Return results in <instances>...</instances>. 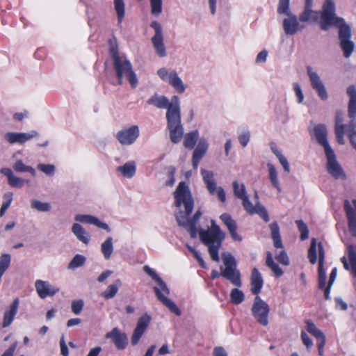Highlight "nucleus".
Segmentation results:
<instances>
[{
	"label": "nucleus",
	"mask_w": 356,
	"mask_h": 356,
	"mask_svg": "<svg viewBox=\"0 0 356 356\" xmlns=\"http://www.w3.org/2000/svg\"><path fill=\"white\" fill-rule=\"evenodd\" d=\"M313 0H305L304 12L300 16L301 22H316L320 17V13L312 10ZM334 3L332 0H326L321 13V27L323 30H327L330 26H334L339 28V38L340 47L343 50V56L348 58L354 50L355 44L350 40L351 31L350 26L345 24L342 18L338 17L334 13Z\"/></svg>",
	"instance_id": "1"
},
{
	"label": "nucleus",
	"mask_w": 356,
	"mask_h": 356,
	"mask_svg": "<svg viewBox=\"0 0 356 356\" xmlns=\"http://www.w3.org/2000/svg\"><path fill=\"white\" fill-rule=\"evenodd\" d=\"M174 197L175 200V204L177 207H180L182 204L185 207V212L179 211L176 214L177 223L189 232L192 238H195L197 233L196 224L202 216V212L200 209H198L192 218L188 217L193 211L194 202L190 190L184 181L179 184L174 192Z\"/></svg>",
	"instance_id": "2"
},
{
	"label": "nucleus",
	"mask_w": 356,
	"mask_h": 356,
	"mask_svg": "<svg viewBox=\"0 0 356 356\" xmlns=\"http://www.w3.org/2000/svg\"><path fill=\"white\" fill-rule=\"evenodd\" d=\"M199 237L203 244L208 247V251L212 260L218 262L220 260L218 251L225 238V233L216 224L215 220H211V227L207 230L200 229Z\"/></svg>",
	"instance_id": "3"
},
{
	"label": "nucleus",
	"mask_w": 356,
	"mask_h": 356,
	"mask_svg": "<svg viewBox=\"0 0 356 356\" xmlns=\"http://www.w3.org/2000/svg\"><path fill=\"white\" fill-rule=\"evenodd\" d=\"M144 271L148 274L159 286L160 289L154 286L153 290L156 294L158 300L162 302L166 307H168L171 312L174 313L177 316L181 315V311L175 305V303L168 298L165 295H168L170 293L169 289L168 288L165 283L161 279V277L150 268L148 266H145L143 267Z\"/></svg>",
	"instance_id": "4"
},
{
	"label": "nucleus",
	"mask_w": 356,
	"mask_h": 356,
	"mask_svg": "<svg viewBox=\"0 0 356 356\" xmlns=\"http://www.w3.org/2000/svg\"><path fill=\"white\" fill-rule=\"evenodd\" d=\"M166 118L170 140L172 143H177L181 139L184 134L181 123L180 109L177 108H168L166 113Z\"/></svg>",
	"instance_id": "5"
},
{
	"label": "nucleus",
	"mask_w": 356,
	"mask_h": 356,
	"mask_svg": "<svg viewBox=\"0 0 356 356\" xmlns=\"http://www.w3.org/2000/svg\"><path fill=\"white\" fill-rule=\"evenodd\" d=\"M347 94L350 98L348 105V116L350 121L347 126L346 133H348L350 141L354 148L356 149V88L350 86L347 88Z\"/></svg>",
	"instance_id": "6"
},
{
	"label": "nucleus",
	"mask_w": 356,
	"mask_h": 356,
	"mask_svg": "<svg viewBox=\"0 0 356 356\" xmlns=\"http://www.w3.org/2000/svg\"><path fill=\"white\" fill-rule=\"evenodd\" d=\"M225 268L220 267L221 276L228 280L237 287L241 286V273L236 269V261L230 253L222 254Z\"/></svg>",
	"instance_id": "7"
},
{
	"label": "nucleus",
	"mask_w": 356,
	"mask_h": 356,
	"mask_svg": "<svg viewBox=\"0 0 356 356\" xmlns=\"http://www.w3.org/2000/svg\"><path fill=\"white\" fill-rule=\"evenodd\" d=\"M113 66L116 71L119 84H122V76H125L130 83L131 87H136L138 83V79L135 72L132 69L131 64L127 59L123 58L118 62H115V63H113Z\"/></svg>",
	"instance_id": "8"
},
{
	"label": "nucleus",
	"mask_w": 356,
	"mask_h": 356,
	"mask_svg": "<svg viewBox=\"0 0 356 356\" xmlns=\"http://www.w3.org/2000/svg\"><path fill=\"white\" fill-rule=\"evenodd\" d=\"M251 311L257 323L264 326L268 324L269 306L259 296L254 298Z\"/></svg>",
	"instance_id": "9"
},
{
	"label": "nucleus",
	"mask_w": 356,
	"mask_h": 356,
	"mask_svg": "<svg viewBox=\"0 0 356 356\" xmlns=\"http://www.w3.org/2000/svg\"><path fill=\"white\" fill-rule=\"evenodd\" d=\"M201 174L203 181L209 193L211 195L216 194L218 199L222 202H225L226 201L225 192L222 187H217L216 182L214 179L213 172L210 170L202 169Z\"/></svg>",
	"instance_id": "10"
},
{
	"label": "nucleus",
	"mask_w": 356,
	"mask_h": 356,
	"mask_svg": "<svg viewBox=\"0 0 356 356\" xmlns=\"http://www.w3.org/2000/svg\"><path fill=\"white\" fill-rule=\"evenodd\" d=\"M325 155L327 158L326 168L327 172L335 179L345 180L346 179V175L340 163L337 161L334 150H330L327 153H325Z\"/></svg>",
	"instance_id": "11"
},
{
	"label": "nucleus",
	"mask_w": 356,
	"mask_h": 356,
	"mask_svg": "<svg viewBox=\"0 0 356 356\" xmlns=\"http://www.w3.org/2000/svg\"><path fill=\"white\" fill-rule=\"evenodd\" d=\"M150 321L151 317L147 314H143L141 317L139 318L136 324V327L134 329L131 337V343L132 346H136L138 344L140 339L147 330Z\"/></svg>",
	"instance_id": "12"
},
{
	"label": "nucleus",
	"mask_w": 356,
	"mask_h": 356,
	"mask_svg": "<svg viewBox=\"0 0 356 356\" xmlns=\"http://www.w3.org/2000/svg\"><path fill=\"white\" fill-rule=\"evenodd\" d=\"M150 26L153 28L155 31L154 35L152 38V42L153 43L154 47L155 48L157 54L160 56H165L166 53L163 44V37L161 25L157 21H153L151 23Z\"/></svg>",
	"instance_id": "13"
},
{
	"label": "nucleus",
	"mask_w": 356,
	"mask_h": 356,
	"mask_svg": "<svg viewBox=\"0 0 356 356\" xmlns=\"http://www.w3.org/2000/svg\"><path fill=\"white\" fill-rule=\"evenodd\" d=\"M243 202V206L245 210L249 213L250 214H259L266 222L269 221V216L266 209L264 208L263 205L259 204V202L256 204L255 206H253L252 204L249 200L248 195L241 199Z\"/></svg>",
	"instance_id": "14"
},
{
	"label": "nucleus",
	"mask_w": 356,
	"mask_h": 356,
	"mask_svg": "<svg viewBox=\"0 0 356 356\" xmlns=\"http://www.w3.org/2000/svg\"><path fill=\"white\" fill-rule=\"evenodd\" d=\"M105 337L111 339L118 350H124L128 344V337L126 333L118 327H114L111 332H107Z\"/></svg>",
	"instance_id": "15"
},
{
	"label": "nucleus",
	"mask_w": 356,
	"mask_h": 356,
	"mask_svg": "<svg viewBox=\"0 0 356 356\" xmlns=\"http://www.w3.org/2000/svg\"><path fill=\"white\" fill-rule=\"evenodd\" d=\"M38 135L35 131H32L30 133L7 132L4 135V139L10 144H24L26 141L37 137Z\"/></svg>",
	"instance_id": "16"
},
{
	"label": "nucleus",
	"mask_w": 356,
	"mask_h": 356,
	"mask_svg": "<svg viewBox=\"0 0 356 356\" xmlns=\"http://www.w3.org/2000/svg\"><path fill=\"white\" fill-rule=\"evenodd\" d=\"M343 114L341 111H337L335 115V124H334V132L337 142L343 145L345 143V140L343 138L344 134H346V131L347 129L348 124H343Z\"/></svg>",
	"instance_id": "17"
},
{
	"label": "nucleus",
	"mask_w": 356,
	"mask_h": 356,
	"mask_svg": "<svg viewBox=\"0 0 356 356\" xmlns=\"http://www.w3.org/2000/svg\"><path fill=\"white\" fill-rule=\"evenodd\" d=\"M138 127L132 126L128 129L120 131L117 137L121 144L130 145L138 138Z\"/></svg>",
	"instance_id": "18"
},
{
	"label": "nucleus",
	"mask_w": 356,
	"mask_h": 356,
	"mask_svg": "<svg viewBox=\"0 0 356 356\" xmlns=\"http://www.w3.org/2000/svg\"><path fill=\"white\" fill-rule=\"evenodd\" d=\"M314 134L318 143L323 147L325 153H327L330 150H333L327 140V132L325 125L318 124L316 126L314 127Z\"/></svg>",
	"instance_id": "19"
},
{
	"label": "nucleus",
	"mask_w": 356,
	"mask_h": 356,
	"mask_svg": "<svg viewBox=\"0 0 356 356\" xmlns=\"http://www.w3.org/2000/svg\"><path fill=\"white\" fill-rule=\"evenodd\" d=\"M0 172L7 177L8 183L11 187L20 188L23 187L25 182H29V180H24L15 176L10 168H2L0 170Z\"/></svg>",
	"instance_id": "20"
},
{
	"label": "nucleus",
	"mask_w": 356,
	"mask_h": 356,
	"mask_svg": "<svg viewBox=\"0 0 356 356\" xmlns=\"http://www.w3.org/2000/svg\"><path fill=\"white\" fill-rule=\"evenodd\" d=\"M344 210L348 218L349 231L353 236L356 237V216L353 207L347 200L344 201Z\"/></svg>",
	"instance_id": "21"
},
{
	"label": "nucleus",
	"mask_w": 356,
	"mask_h": 356,
	"mask_svg": "<svg viewBox=\"0 0 356 356\" xmlns=\"http://www.w3.org/2000/svg\"><path fill=\"white\" fill-rule=\"evenodd\" d=\"M251 291L254 295L258 296L264 284L263 278L257 270L254 268L250 276Z\"/></svg>",
	"instance_id": "22"
},
{
	"label": "nucleus",
	"mask_w": 356,
	"mask_h": 356,
	"mask_svg": "<svg viewBox=\"0 0 356 356\" xmlns=\"http://www.w3.org/2000/svg\"><path fill=\"white\" fill-rule=\"evenodd\" d=\"M207 144L204 140H200L193 152L192 164L197 169L200 159L203 157L207 149Z\"/></svg>",
	"instance_id": "23"
},
{
	"label": "nucleus",
	"mask_w": 356,
	"mask_h": 356,
	"mask_svg": "<svg viewBox=\"0 0 356 356\" xmlns=\"http://www.w3.org/2000/svg\"><path fill=\"white\" fill-rule=\"evenodd\" d=\"M75 220L81 222L95 225L99 228L110 232V228L108 227L107 224L101 222L97 218L93 216L79 214L76 216Z\"/></svg>",
	"instance_id": "24"
},
{
	"label": "nucleus",
	"mask_w": 356,
	"mask_h": 356,
	"mask_svg": "<svg viewBox=\"0 0 356 356\" xmlns=\"http://www.w3.org/2000/svg\"><path fill=\"white\" fill-rule=\"evenodd\" d=\"M19 306V300L16 298L13 300V303L10 306L8 311H6L3 315V327L9 326L13 322L15 315L17 314Z\"/></svg>",
	"instance_id": "25"
},
{
	"label": "nucleus",
	"mask_w": 356,
	"mask_h": 356,
	"mask_svg": "<svg viewBox=\"0 0 356 356\" xmlns=\"http://www.w3.org/2000/svg\"><path fill=\"white\" fill-rule=\"evenodd\" d=\"M289 19L283 20V28L287 35H293L300 29L299 23L296 16H289Z\"/></svg>",
	"instance_id": "26"
},
{
	"label": "nucleus",
	"mask_w": 356,
	"mask_h": 356,
	"mask_svg": "<svg viewBox=\"0 0 356 356\" xmlns=\"http://www.w3.org/2000/svg\"><path fill=\"white\" fill-rule=\"evenodd\" d=\"M271 231V236L273 240L274 246L276 248H283L282 242L280 234V228L276 222H272L269 225Z\"/></svg>",
	"instance_id": "27"
},
{
	"label": "nucleus",
	"mask_w": 356,
	"mask_h": 356,
	"mask_svg": "<svg viewBox=\"0 0 356 356\" xmlns=\"http://www.w3.org/2000/svg\"><path fill=\"white\" fill-rule=\"evenodd\" d=\"M168 82L172 85L179 92H183L185 90V86L183 84L181 79L177 76L175 71L169 73Z\"/></svg>",
	"instance_id": "28"
},
{
	"label": "nucleus",
	"mask_w": 356,
	"mask_h": 356,
	"mask_svg": "<svg viewBox=\"0 0 356 356\" xmlns=\"http://www.w3.org/2000/svg\"><path fill=\"white\" fill-rule=\"evenodd\" d=\"M147 103L149 104H153L158 108H167L168 109L169 101L168 98L164 96L154 95L147 101Z\"/></svg>",
	"instance_id": "29"
},
{
	"label": "nucleus",
	"mask_w": 356,
	"mask_h": 356,
	"mask_svg": "<svg viewBox=\"0 0 356 356\" xmlns=\"http://www.w3.org/2000/svg\"><path fill=\"white\" fill-rule=\"evenodd\" d=\"M72 232L76 236V237L85 244H88L89 242V236L84 230V229L78 223H75L72 226Z\"/></svg>",
	"instance_id": "30"
},
{
	"label": "nucleus",
	"mask_w": 356,
	"mask_h": 356,
	"mask_svg": "<svg viewBox=\"0 0 356 356\" xmlns=\"http://www.w3.org/2000/svg\"><path fill=\"white\" fill-rule=\"evenodd\" d=\"M121 281L120 280H116L113 284L107 287L106 290L102 293V296L105 299H111L113 298L118 293V287L121 286Z\"/></svg>",
	"instance_id": "31"
},
{
	"label": "nucleus",
	"mask_w": 356,
	"mask_h": 356,
	"mask_svg": "<svg viewBox=\"0 0 356 356\" xmlns=\"http://www.w3.org/2000/svg\"><path fill=\"white\" fill-rule=\"evenodd\" d=\"M305 323L307 324V330L312 334L318 341L325 339L324 334L316 327L312 321L307 320Z\"/></svg>",
	"instance_id": "32"
},
{
	"label": "nucleus",
	"mask_w": 356,
	"mask_h": 356,
	"mask_svg": "<svg viewBox=\"0 0 356 356\" xmlns=\"http://www.w3.org/2000/svg\"><path fill=\"white\" fill-rule=\"evenodd\" d=\"M266 264L271 269L275 276L280 277L283 274L282 270L274 262L272 254L270 252H267Z\"/></svg>",
	"instance_id": "33"
},
{
	"label": "nucleus",
	"mask_w": 356,
	"mask_h": 356,
	"mask_svg": "<svg viewBox=\"0 0 356 356\" xmlns=\"http://www.w3.org/2000/svg\"><path fill=\"white\" fill-rule=\"evenodd\" d=\"M198 138V132L197 131L186 134L184 137V145L185 147L192 149Z\"/></svg>",
	"instance_id": "34"
},
{
	"label": "nucleus",
	"mask_w": 356,
	"mask_h": 356,
	"mask_svg": "<svg viewBox=\"0 0 356 356\" xmlns=\"http://www.w3.org/2000/svg\"><path fill=\"white\" fill-rule=\"evenodd\" d=\"M117 170L118 171L122 172L124 177H131L135 173L136 167L134 162H129L122 166L118 167Z\"/></svg>",
	"instance_id": "35"
},
{
	"label": "nucleus",
	"mask_w": 356,
	"mask_h": 356,
	"mask_svg": "<svg viewBox=\"0 0 356 356\" xmlns=\"http://www.w3.org/2000/svg\"><path fill=\"white\" fill-rule=\"evenodd\" d=\"M118 23H121L125 15V5L123 0H113Z\"/></svg>",
	"instance_id": "36"
},
{
	"label": "nucleus",
	"mask_w": 356,
	"mask_h": 356,
	"mask_svg": "<svg viewBox=\"0 0 356 356\" xmlns=\"http://www.w3.org/2000/svg\"><path fill=\"white\" fill-rule=\"evenodd\" d=\"M348 252L350 263L351 264V273L356 277V245H349L348 246Z\"/></svg>",
	"instance_id": "37"
},
{
	"label": "nucleus",
	"mask_w": 356,
	"mask_h": 356,
	"mask_svg": "<svg viewBox=\"0 0 356 356\" xmlns=\"http://www.w3.org/2000/svg\"><path fill=\"white\" fill-rule=\"evenodd\" d=\"M101 250L104 254L105 259H108L113 252V246L112 238L108 237L101 245Z\"/></svg>",
	"instance_id": "38"
},
{
	"label": "nucleus",
	"mask_w": 356,
	"mask_h": 356,
	"mask_svg": "<svg viewBox=\"0 0 356 356\" xmlns=\"http://www.w3.org/2000/svg\"><path fill=\"white\" fill-rule=\"evenodd\" d=\"M269 172V179L272 184V185L277 189L278 191H280V184L277 179V173L275 168L271 163H268L267 165Z\"/></svg>",
	"instance_id": "39"
},
{
	"label": "nucleus",
	"mask_w": 356,
	"mask_h": 356,
	"mask_svg": "<svg viewBox=\"0 0 356 356\" xmlns=\"http://www.w3.org/2000/svg\"><path fill=\"white\" fill-rule=\"evenodd\" d=\"M13 168L16 172H29L33 176L35 175V170L31 166L26 165L22 160H18L13 165Z\"/></svg>",
	"instance_id": "40"
},
{
	"label": "nucleus",
	"mask_w": 356,
	"mask_h": 356,
	"mask_svg": "<svg viewBox=\"0 0 356 356\" xmlns=\"http://www.w3.org/2000/svg\"><path fill=\"white\" fill-rule=\"evenodd\" d=\"M245 298L244 293L238 289H233L230 293L231 302L234 305L241 304Z\"/></svg>",
	"instance_id": "41"
},
{
	"label": "nucleus",
	"mask_w": 356,
	"mask_h": 356,
	"mask_svg": "<svg viewBox=\"0 0 356 356\" xmlns=\"http://www.w3.org/2000/svg\"><path fill=\"white\" fill-rule=\"evenodd\" d=\"M220 220L223 222V223L227 227L228 231H230L234 229H237V225L234 220H233L231 216L228 213H222L220 216Z\"/></svg>",
	"instance_id": "42"
},
{
	"label": "nucleus",
	"mask_w": 356,
	"mask_h": 356,
	"mask_svg": "<svg viewBox=\"0 0 356 356\" xmlns=\"http://www.w3.org/2000/svg\"><path fill=\"white\" fill-rule=\"evenodd\" d=\"M307 70L312 88L320 86L321 84L323 83L318 74L313 72L311 67H307Z\"/></svg>",
	"instance_id": "43"
},
{
	"label": "nucleus",
	"mask_w": 356,
	"mask_h": 356,
	"mask_svg": "<svg viewBox=\"0 0 356 356\" xmlns=\"http://www.w3.org/2000/svg\"><path fill=\"white\" fill-rule=\"evenodd\" d=\"M308 258L312 264H315L317 261L316 255V239L313 238L311 241V245L308 250Z\"/></svg>",
	"instance_id": "44"
},
{
	"label": "nucleus",
	"mask_w": 356,
	"mask_h": 356,
	"mask_svg": "<svg viewBox=\"0 0 356 356\" xmlns=\"http://www.w3.org/2000/svg\"><path fill=\"white\" fill-rule=\"evenodd\" d=\"M86 262V257L81 254H76L72 259L68 265V268L70 269H74L78 267L82 266Z\"/></svg>",
	"instance_id": "45"
},
{
	"label": "nucleus",
	"mask_w": 356,
	"mask_h": 356,
	"mask_svg": "<svg viewBox=\"0 0 356 356\" xmlns=\"http://www.w3.org/2000/svg\"><path fill=\"white\" fill-rule=\"evenodd\" d=\"M232 185L234 194L236 197L241 199L247 195L244 184H241L240 188L238 183L234 181Z\"/></svg>",
	"instance_id": "46"
},
{
	"label": "nucleus",
	"mask_w": 356,
	"mask_h": 356,
	"mask_svg": "<svg viewBox=\"0 0 356 356\" xmlns=\"http://www.w3.org/2000/svg\"><path fill=\"white\" fill-rule=\"evenodd\" d=\"M296 222L300 232V239L302 241L307 239L309 236V230L307 225L302 220H298Z\"/></svg>",
	"instance_id": "47"
},
{
	"label": "nucleus",
	"mask_w": 356,
	"mask_h": 356,
	"mask_svg": "<svg viewBox=\"0 0 356 356\" xmlns=\"http://www.w3.org/2000/svg\"><path fill=\"white\" fill-rule=\"evenodd\" d=\"M151 13L159 16L162 12V0H150Z\"/></svg>",
	"instance_id": "48"
},
{
	"label": "nucleus",
	"mask_w": 356,
	"mask_h": 356,
	"mask_svg": "<svg viewBox=\"0 0 356 356\" xmlns=\"http://www.w3.org/2000/svg\"><path fill=\"white\" fill-rule=\"evenodd\" d=\"M277 11L280 14L290 16L289 0H280Z\"/></svg>",
	"instance_id": "49"
},
{
	"label": "nucleus",
	"mask_w": 356,
	"mask_h": 356,
	"mask_svg": "<svg viewBox=\"0 0 356 356\" xmlns=\"http://www.w3.org/2000/svg\"><path fill=\"white\" fill-rule=\"evenodd\" d=\"M326 283V274L323 266H318V288L323 289Z\"/></svg>",
	"instance_id": "50"
},
{
	"label": "nucleus",
	"mask_w": 356,
	"mask_h": 356,
	"mask_svg": "<svg viewBox=\"0 0 356 356\" xmlns=\"http://www.w3.org/2000/svg\"><path fill=\"white\" fill-rule=\"evenodd\" d=\"M275 259L281 264L284 266H289L290 264L289 257L284 250L280 251L279 253L276 254Z\"/></svg>",
	"instance_id": "51"
},
{
	"label": "nucleus",
	"mask_w": 356,
	"mask_h": 356,
	"mask_svg": "<svg viewBox=\"0 0 356 356\" xmlns=\"http://www.w3.org/2000/svg\"><path fill=\"white\" fill-rule=\"evenodd\" d=\"M313 88L317 92L319 97L322 100L325 101L327 99V92L323 83L321 84L320 86H318Z\"/></svg>",
	"instance_id": "52"
},
{
	"label": "nucleus",
	"mask_w": 356,
	"mask_h": 356,
	"mask_svg": "<svg viewBox=\"0 0 356 356\" xmlns=\"http://www.w3.org/2000/svg\"><path fill=\"white\" fill-rule=\"evenodd\" d=\"M83 307V301L81 300H74L72 302V310L74 314H79Z\"/></svg>",
	"instance_id": "53"
},
{
	"label": "nucleus",
	"mask_w": 356,
	"mask_h": 356,
	"mask_svg": "<svg viewBox=\"0 0 356 356\" xmlns=\"http://www.w3.org/2000/svg\"><path fill=\"white\" fill-rule=\"evenodd\" d=\"M35 286L38 296L44 299V282L42 280H37L35 284Z\"/></svg>",
	"instance_id": "54"
},
{
	"label": "nucleus",
	"mask_w": 356,
	"mask_h": 356,
	"mask_svg": "<svg viewBox=\"0 0 356 356\" xmlns=\"http://www.w3.org/2000/svg\"><path fill=\"white\" fill-rule=\"evenodd\" d=\"M186 247L189 250V251L191 253H193V256L197 260L200 265L202 268H206V264H205L204 260L202 259V257L200 256V253L197 250H195L193 247L190 246L189 245H187Z\"/></svg>",
	"instance_id": "55"
},
{
	"label": "nucleus",
	"mask_w": 356,
	"mask_h": 356,
	"mask_svg": "<svg viewBox=\"0 0 356 356\" xmlns=\"http://www.w3.org/2000/svg\"><path fill=\"white\" fill-rule=\"evenodd\" d=\"M13 194L12 192H7L4 193L3 198V202L2 205L5 206L7 208H9V207L11 204V202L13 201Z\"/></svg>",
	"instance_id": "56"
},
{
	"label": "nucleus",
	"mask_w": 356,
	"mask_h": 356,
	"mask_svg": "<svg viewBox=\"0 0 356 356\" xmlns=\"http://www.w3.org/2000/svg\"><path fill=\"white\" fill-rule=\"evenodd\" d=\"M31 207L39 211H44V202H42L37 200H31Z\"/></svg>",
	"instance_id": "57"
},
{
	"label": "nucleus",
	"mask_w": 356,
	"mask_h": 356,
	"mask_svg": "<svg viewBox=\"0 0 356 356\" xmlns=\"http://www.w3.org/2000/svg\"><path fill=\"white\" fill-rule=\"evenodd\" d=\"M301 338L303 343L306 346L307 348L309 349L312 347L313 342L308 335L302 331L301 332Z\"/></svg>",
	"instance_id": "58"
},
{
	"label": "nucleus",
	"mask_w": 356,
	"mask_h": 356,
	"mask_svg": "<svg viewBox=\"0 0 356 356\" xmlns=\"http://www.w3.org/2000/svg\"><path fill=\"white\" fill-rule=\"evenodd\" d=\"M29 113L27 111H24V112L15 113L13 115V119L16 121L21 122L24 119L29 118Z\"/></svg>",
	"instance_id": "59"
},
{
	"label": "nucleus",
	"mask_w": 356,
	"mask_h": 356,
	"mask_svg": "<svg viewBox=\"0 0 356 356\" xmlns=\"http://www.w3.org/2000/svg\"><path fill=\"white\" fill-rule=\"evenodd\" d=\"M110 53H111V57L113 60V63H115V62H118V60L123 58L122 57H120L119 56L117 47H111L110 49Z\"/></svg>",
	"instance_id": "60"
},
{
	"label": "nucleus",
	"mask_w": 356,
	"mask_h": 356,
	"mask_svg": "<svg viewBox=\"0 0 356 356\" xmlns=\"http://www.w3.org/2000/svg\"><path fill=\"white\" fill-rule=\"evenodd\" d=\"M59 291V288L55 287L46 283V296H54Z\"/></svg>",
	"instance_id": "61"
},
{
	"label": "nucleus",
	"mask_w": 356,
	"mask_h": 356,
	"mask_svg": "<svg viewBox=\"0 0 356 356\" xmlns=\"http://www.w3.org/2000/svg\"><path fill=\"white\" fill-rule=\"evenodd\" d=\"M278 159L284 170L289 172L290 171V167L287 159L282 155H278Z\"/></svg>",
	"instance_id": "62"
},
{
	"label": "nucleus",
	"mask_w": 356,
	"mask_h": 356,
	"mask_svg": "<svg viewBox=\"0 0 356 356\" xmlns=\"http://www.w3.org/2000/svg\"><path fill=\"white\" fill-rule=\"evenodd\" d=\"M17 343L15 342L12 344L3 353L1 356H13L14 352L16 349Z\"/></svg>",
	"instance_id": "63"
},
{
	"label": "nucleus",
	"mask_w": 356,
	"mask_h": 356,
	"mask_svg": "<svg viewBox=\"0 0 356 356\" xmlns=\"http://www.w3.org/2000/svg\"><path fill=\"white\" fill-rule=\"evenodd\" d=\"M214 356H227L226 351L222 347H216L213 351Z\"/></svg>",
	"instance_id": "64"
}]
</instances>
